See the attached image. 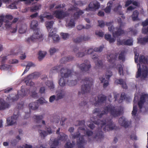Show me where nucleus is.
<instances>
[{
    "label": "nucleus",
    "mask_w": 148,
    "mask_h": 148,
    "mask_svg": "<svg viewBox=\"0 0 148 148\" xmlns=\"http://www.w3.org/2000/svg\"><path fill=\"white\" fill-rule=\"evenodd\" d=\"M117 21L119 26H117L115 28L114 27L112 22H109L106 23V25L108 27L109 31L112 32L113 38L111 37V35L108 34H106L104 36L105 39L109 41L110 43L114 42L116 37L125 33L124 30L121 29V27L124 24L121 21V18H118Z\"/></svg>",
    "instance_id": "nucleus-1"
},
{
    "label": "nucleus",
    "mask_w": 148,
    "mask_h": 148,
    "mask_svg": "<svg viewBox=\"0 0 148 148\" xmlns=\"http://www.w3.org/2000/svg\"><path fill=\"white\" fill-rule=\"evenodd\" d=\"M94 120V118L91 117L90 121L87 122L88 126L91 129H93L95 127L93 123L100 127L101 128L103 127V130L105 131H108L113 130L115 126V125L111 121H108L104 120V121L98 119L96 121Z\"/></svg>",
    "instance_id": "nucleus-2"
},
{
    "label": "nucleus",
    "mask_w": 148,
    "mask_h": 148,
    "mask_svg": "<svg viewBox=\"0 0 148 148\" xmlns=\"http://www.w3.org/2000/svg\"><path fill=\"white\" fill-rule=\"evenodd\" d=\"M139 61L140 63L137 64L138 71L136 77L138 78L140 76L142 79H144L148 75V70L146 66V64L148 62V57L140 56Z\"/></svg>",
    "instance_id": "nucleus-3"
},
{
    "label": "nucleus",
    "mask_w": 148,
    "mask_h": 148,
    "mask_svg": "<svg viewBox=\"0 0 148 148\" xmlns=\"http://www.w3.org/2000/svg\"><path fill=\"white\" fill-rule=\"evenodd\" d=\"M123 108L121 107L120 108L115 109V108L111 105H108L105 107L101 113H99L100 110L98 108H95L93 111V114H96L100 117H101L103 115L107 114L110 112L114 117L119 116L123 111Z\"/></svg>",
    "instance_id": "nucleus-4"
},
{
    "label": "nucleus",
    "mask_w": 148,
    "mask_h": 148,
    "mask_svg": "<svg viewBox=\"0 0 148 148\" xmlns=\"http://www.w3.org/2000/svg\"><path fill=\"white\" fill-rule=\"evenodd\" d=\"M84 130V127H79L77 129V132L71 134L70 138L72 139L79 138L77 140L78 148H85L84 145L85 144L86 142L83 138L84 136L81 135L80 133Z\"/></svg>",
    "instance_id": "nucleus-5"
},
{
    "label": "nucleus",
    "mask_w": 148,
    "mask_h": 148,
    "mask_svg": "<svg viewBox=\"0 0 148 148\" xmlns=\"http://www.w3.org/2000/svg\"><path fill=\"white\" fill-rule=\"evenodd\" d=\"M84 84L82 86V92L84 93L89 91L92 84L93 79L91 78H85L83 80Z\"/></svg>",
    "instance_id": "nucleus-6"
},
{
    "label": "nucleus",
    "mask_w": 148,
    "mask_h": 148,
    "mask_svg": "<svg viewBox=\"0 0 148 148\" xmlns=\"http://www.w3.org/2000/svg\"><path fill=\"white\" fill-rule=\"evenodd\" d=\"M87 136L88 137L90 140H96L97 141H100V139L103 138V132L101 130L98 129L97 133L95 136L93 135L92 132L87 130L86 132Z\"/></svg>",
    "instance_id": "nucleus-7"
},
{
    "label": "nucleus",
    "mask_w": 148,
    "mask_h": 148,
    "mask_svg": "<svg viewBox=\"0 0 148 148\" xmlns=\"http://www.w3.org/2000/svg\"><path fill=\"white\" fill-rule=\"evenodd\" d=\"M39 75V73L38 72H35L28 75L25 79V81L26 85L30 86L34 85V82L31 81V80L37 78Z\"/></svg>",
    "instance_id": "nucleus-8"
},
{
    "label": "nucleus",
    "mask_w": 148,
    "mask_h": 148,
    "mask_svg": "<svg viewBox=\"0 0 148 148\" xmlns=\"http://www.w3.org/2000/svg\"><path fill=\"white\" fill-rule=\"evenodd\" d=\"M60 72L61 76L65 78H68L71 76L73 77H75V75L71 74V71L66 68H62Z\"/></svg>",
    "instance_id": "nucleus-9"
},
{
    "label": "nucleus",
    "mask_w": 148,
    "mask_h": 148,
    "mask_svg": "<svg viewBox=\"0 0 148 148\" xmlns=\"http://www.w3.org/2000/svg\"><path fill=\"white\" fill-rule=\"evenodd\" d=\"M42 35L40 32L38 30L34 31V32L32 36L27 40V42H29L30 41H36L38 40L41 39L42 38Z\"/></svg>",
    "instance_id": "nucleus-10"
},
{
    "label": "nucleus",
    "mask_w": 148,
    "mask_h": 148,
    "mask_svg": "<svg viewBox=\"0 0 148 148\" xmlns=\"http://www.w3.org/2000/svg\"><path fill=\"white\" fill-rule=\"evenodd\" d=\"M69 6L70 7V8H69L68 10V11L70 12L71 11V12H75V13L73 16L74 18L75 19L77 18L79 16L81 15L84 13V12L81 10H79L77 8H75L74 7H73L72 6H71L70 5H69Z\"/></svg>",
    "instance_id": "nucleus-11"
},
{
    "label": "nucleus",
    "mask_w": 148,
    "mask_h": 148,
    "mask_svg": "<svg viewBox=\"0 0 148 148\" xmlns=\"http://www.w3.org/2000/svg\"><path fill=\"white\" fill-rule=\"evenodd\" d=\"M56 28L52 29L50 30L49 34V37L52 38L54 42H58L60 39L59 36L56 33Z\"/></svg>",
    "instance_id": "nucleus-12"
},
{
    "label": "nucleus",
    "mask_w": 148,
    "mask_h": 148,
    "mask_svg": "<svg viewBox=\"0 0 148 148\" xmlns=\"http://www.w3.org/2000/svg\"><path fill=\"white\" fill-rule=\"evenodd\" d=\"M100 7L99 3L97 1L90 3L88 5V7L86 9V11H95L98 9Z\"/></svg>",
    "instance_id": "nucleus-13"
},
{
    "label": "nucleus",
    "mask_w": 148,
    "mask_h": 148,
    "mask_svg": "<svg viewBox=\"0 0 148 148\" xmlns=\"http://www.w3.org/2000/svg\"><path fill=\"white\" fill-rule=\"evenodd\" d=\"M106 99V97L103 95H100L98 96L97 99L94 98L93 102L95 106H97L100 103L104 102Z\"/></svg>",
    "instance_id": "nucleus-14"
},
{
    "label": "nucleus",
    "mask_w": 148,
    "mask_h": 148,
    "mask_svg": "<svg viewBox=\"0 0 148 148\" xmlns=\"http://www.w3.org/2000/svg\"><path fill=\"white\" fill-rule=\"evenodd\" d=\"M91 67L90 63L88 60H86L84 62L79 66V69L82 71H87L89 70Z\"/></svg>",
    "instance_id": "nucleus-15"
},
{
    "label": "nucleus",
    "mask_w": 148,
    "mask_h": 148,
    "mask_svg": "<svg viewBox=\"0 0 148 148\" xmlns=\"http://www.w3.org/2000/svg\"><path fill=\"white\" fill-rule=\"evenodd\" d=\"M68 138V136L62 132H60L58 137L57 140H55L53 142V145L56 146L60 143V141H62L66 140Z\"/></svg>",
    "instance_id": "nucleus-16"
},
{
    "label": "nucleus",
    "mask_w": 148,
    "mask_h": 148,
    "mask_svg": "<svg viewBox=\"0 0 148 148\" xmlns=\"http://www.w3.org/2000/svg\"><path fill=\"white\" fill-rule=\"evenodd\" d=\"M53 14L56 18L60 19H62L66 16L68 15V13L66 12L58 10L55 11Z\"/></svg>",
    "instance_id": "nucleus-17"
},
{
    "label": "nucleus",
    "mask_w": 148,
    "mask_h": 148,
    "mask_svg": "<svg viewBox=\"0 0 148 148\" xmlns=\"http://www.w3.org/2000/svg\"><path fill=\"white\" fill-rule=\"evenodd\" d=\"M18 116V111L16 114L14 113V115L12 117H9L7 119L8 124L9 125H12L16 122V120Z\"/></svg>",
    "instance_id": "nucleus-18"
},
{
    "label": "nucleus",
    "mask_w": 148,
    "mask_h": 148,
    "mask_svg": "<svg viewBox=\"0 0 148 148\" xmlns=\"http://www.w3.org/2000/svg\"><path fill=\"white\" fill-rule=\"evenodd\" d=\"M148 98V95L145 93L142 94L141 96L140 100L138 102V105L139 108H142L143 104L145 100Z\"/></svg>",
    "instance_id": "nucleus-19"
},
{
    "label": "nucleus",
    "mask_w": 148,
    "mask_h": 148,
    "mask_svg": "<svg viewBox=\"0 0 148 148\" xmlns=\"http://www.w3.org/2000/svg\"><path fill=\"white\" fill-rule=\"evenodd\" d=\"M90 37L88 36H82L73 39L74 42L76 43H79L84 41L89 40Z\"/></svg>",
    "instance_id": "nucleus-20"
},
{
    "label": "nucleus",
    "mask_w": 148,
    "mask_h": 148,
    "mask_svg": "<svg viewBox=\"0 0 148 148\" xmlns=\"http://www.w3.org/2000/svg\"><path fill=\"white\" fill-rule=\"evenodd\" d=\"M56 100H58L64 97L66 92L63 90L60 89L56 91Z\"/></svg>",
    "instance_id": "nucleus-21"
},
{
    "label": "nucleus",
    "mask_w": 148,
    "mask_h": 148,
    "mask_svg": "<svg viewBox=\"0 0 148 148\" xmlns=\"http://www.w3.org/2000/svg\"><path fill=\"white\" fill-rule=\"evenodd\" d=\"M78 49V48L77 47H75L73 49V51L74 52L76 53L75 55L77 57H82L86 55V53H85V51H86L85 49H83L82 50L79 51L77 53Z\"/></svg>",
    "instance_id": "nucleus-22"
},
{
    "label": "nucleus",
    "mask_w": 148,
    "mask_h": 148,
    "mask_svg": "<svg viewBox=\"0 0 148 148\" xmlns=\"http://www.w3.org/2000/svg\"><path fill=\"white\" fill-rule=\"evenodd\" d=\"M10 106L9 104L5 101L0 98V110H4L8 108Z\"/></svg>",
    "instance_id": "nucleus-23"
},
{
    "label": "nucleus",
    "mask_w": 148,
    "mask_h": 148,
    "mask_svg": "<svg viewBox=\"0 0 148 148\" xmlns=\"http://www.w3.org/2000/svg\"><path fill=\"white\" fill-rule=\"evenodd\" d=\"M75 77L71 76L68 78V79L67 80V83L69 86H73L77 84V80L75 79Z\"/></svg>",
    "instance_id": "nucleus-24"
},
{
    "label": "nucleus",
    "mask_w": 148,
    "mask_h": 148,
    "mask_svg": "<svg viewBox=\"0 0 148 148\" xmlns=\"http://www.w3.org/2000/svg\"><path fill=\"white\" fill-rule=\"evenodd\" d=\"M116 57V56L115 55L111 54L110 55L108 56L107 57L108 61L109 62L112 64V65H111V67H113L114 66V63L115 61V59Z\"/></svg>",
    "instance_id": "nucleus-25"
},
{
    "label": "nucleus",
    "mask_w": 148,
    "mask_h": 148,
    "mask_svg": "<svg viewBox=\"0 0 148 148\" xmlns=\"http://www.w3.org/2000/svg\"><path fill=\"white\" fill-rule=\"evenodd\" d=\"M53 15L45 13L43 14L40 15V19L41 22H43L45 21L44 18H46L47 19H51L53 18Z\"/></svg>",
    "instance_id": "nucleus-26"
},
{
    "label": "nucleus",
    "mask_w": 148,
    "mask_h": 148,
    "mask_svg": "<svg viewBox=\"0 0 148 148\" xmlns=\"http://www.w3.org/2000/svg\"><path fill=\"white\" fill-rule=\"evenodd\" d=\"M119 124L123 126L126 127L128 126V123L126 119L124 117L120 118L119 120Z\"/></svg>",
    "instance_id": "nucleus-27"
},
{
    "label": "nucleus",
    "mask_w": 148,
    "mask_h": 148,
    "mask_svg": "<svg viewBox=\"0 0 148 148\" xmlns=\"http://www.w3.org/2000/svg\"><path fill=\"white\" fill-rule=\"evenodd\" d=\"M95 66L96 69H104L106 66L104 64L102 61L101 60H97V62H95Z\"/></svg>",
    "instance_id": "nucleus-28"
},
{
    "label": "nucleus",
    "mask_w": 148,
    "mask_h": 148,
    "mask_svg": "<svg viewBox=\"0 0 148 148\" xmlns=\"http://www.w3.org/2000/svg\"><path fill=\"white\" fill-rule=\"evenodd\" d=\"M142 24L143 26V33L145 34H148V19L143 22Z\"/></svg>",
    "instance_id": "nucleus-29"
},
{
    "label": "nucleus",
    "mask_w": 148,
    "mask_h": 148,
    "mask_svg": "<svg viewBox=\"0 0 148 148\" xmlns=\"http://www.w3.org/2000/svg\"><path fill=\"white\" fill-rule=\"evenodd\" d=\"M115 82L116 84H119L121 85L123 88L126 89L127 88V86L125 82L123 79H117L115 80Z\"/></svg>",
    "instance_id": "nucleus-30"
},
{
    "label": "nucleus",
    "mask_w": 148,
    "mask_h": 148,
    "mask_svg": "<svg viewBox=\"0 0 148 148\" xmlns=\"http://www.w3.org/2000/svg\"><path fill=\"white\" fill-rule=\"evenodd\" d=\"M1 23H2V25L1 27L2 26L3 24H4L5 27L7 29H9L12 27L11 23L9 22L8 21L5 20H2L1 21Z\"/></svg>",
    "instance_id": "nucleus-31"
},
{
    "label": "nucleus",
    "mask_w": 148,
    "mask_h": 148,
    "mask_svg": "<svg viewBox=\"0 0 148 148\" xmlns=\"http://www.w3.org/2000/svg\"><path fill=\"white\" fill-rule=\"evenodd\" d=\"M13 18V17L11 15H7L6 16H0V27L2 25V23H1V21L3 20L8 21L9 20H12Z\"/></svg>",
    "instance_id": "nucleus-32"
},
{
    "label": "nucleus",
    "mask_w": 148,
    "mask_h": 148,
    "mask_svg": "<svg viewBox=\"0 0 148 148\" xmlns=\"http://www.w3.org/2000/svg\"><path fill=\"white\" fill-rule=\"evenodd\" d=\"M38 22L36 20H33L31 21L30 25L31 28L34 30V31L38 30Z\"/></svg>",
    "instance_id": "nucleus-33"
},
{
    "label": "nucleus",
    "mask_w": 148,
    "mask_h": 148,
    "mask_svg": "<svg viewBox=\"0 0 148 148\" xmlns=\"http://www.w3.org/2000/svg\"><path fill=\"white\" fill-rule=\"evenodd\" d=\"M65 25L67 27L69 28L74 27L75 26L74 20L71 19L69 21H66V23Z\"/></svg>",
    "instance_id": "nucleus-34"
},
{
    "label": "nucleus",
    "mask_w": 148,
    "mask_h": 148,
    "mask_svg": "<svg viewBox=\"0 0 148 148\" xmlns=\"http://www.w3.org/2000/svg\"><path fill=\"white\" fill-rule=\"evenodd\" d=\"M122 6L120 4H117L116 5L114 9V10L119 14L122 15L123 13L121 11Z\"/></svg>",
    "instance_id": "nucleus-35"
},
{
    "label": "nucleus",
    "mask_w": 148,
    "mask_h": 148,
    "mask_svg": "<svg viewBox=\"0 0 148 148\" xmlns=\"http://www.w3.org/2000/svg\"><path fill=\"white\" fill-rule=\"evenodd\" d=\"M45 84L50 90H52L54 89V85L52 81H48L45 83Z\"/></svg>",
    "instance_id": "nucleus-36"
},
{
    "label": "nucleus",
    "mask_w": 148,
    "mask_h": 148,
    "mask_svg": "<svg viewBox=\"0 0 148 148\" xmlns=\"http://www.w3.org/2000/svg\"><path fill=\"white\" fill-rule=\"evenodd\" d=\"M29 107L30 109L35 110L38 108V106L37 103L34 102L29 103Z\"/></svg>",
    "instance_id": "nucleus-37"
},
{
    "label": "nucleus",
    "mask_w": 148,
    "mask_h": 148,
    "mask_svg": "<svg viewBox=\"0 0 148 148\" xmlns=\"http://www.w3.org/2000/svg\"><path fill=\"white\" fill-rule=\"evenodd\" d=\"M117 68L118 69L119 73L120 75H123L124 73H125V68L124 66L121 64H119L117 66Z\"/></svg>",
    "instance_id": "nucleus-38"
},
{
    "label": "nucleus",
    "mask_w": 148,
    "mask_h": 148,
    "mask_svg": "<svg viewBox=\"0 0 148 148\" xmlns=\"http://www.w3.org/2000/svg\"><path fill=\"white\" fill-rule=\"evenodd\" d=\"M112 2L110 1L107 3V7L105 9V12L107 13H109L112 6Z\"/></svg>",
    "instance_id": "nucleus-39"
},
{
    "label": "nucleus",
    "mask_w": 148,
    "mask_h": 148,
    "mask_svg": "<svg viewBox=\"0 0 148 148\" xmlns=\"http://www.w3.org/2000/svg\"><path fill=\"white\" fill-rule=\"evenodd\" d=\"M66 78L61 77L59 81V84L60 86L63 87L65 85L66 83Z\"/></svg>",
    "instance_id": "nucleus-40"
},
{
    "label": "nucleus",
    "mask_w": 148,
    "mask_h": 148,
    "mask_svg": "<svg viewBox=\"0 0 148 148\" xmlns=\"http://www.w3.org/2000/svg\"><path fill=\"white\" fill-rule=\"evenodd\" d=\"M34 118L36 120L37 123H39L40 121L43 119L44 118V114L40 115H35L34 116Z\"/></svg>",
    "instance_id": "nucleus-41"
},
{
    "label": "nucleus",
    "mask_w": 148,
    "mask_h": 148,
    "mask_svg": "<svg viewBox=\"0 0 148 148\" xmlns=\"http://www.w3.org/2000/svg\"><path fill=\"white\" fill-rule=\"evenodd\" d=\"M99 79L101 83H103V87L104 88L106 87L108 84V81L105 79V78L102 77H100Z\"/></svg>",
    "instance_id": "nucleus-42"
},
{
    "label": "nucleus",
    "mask_w": 148,
    "mask_h": 148,
    "mask_svg": "<svg viewBox=\"0 0 148 148\" xmlns=\"http://www.w3.org/2000/svg\"><path fill=\"white\" fill-rule=\"evenodd\" d=\"M38 132L41 138L43 139L47 135V133L45 131L39 130L38 131Z\"/></svg>",
    "instance_id": "nucleus-43"
},
{
    "label": "nucleus",
    "mask_w": 148,
    "mask_h": 148,
    "mask_svg": "<svg viewBox=\"0 0 148 148\" xmlns=\"http://www.w3.org/2000/svg\"><path fill=\"white\" fill-rule=\"evenodd\" d=\"M138 12L137 10H136L133 12V14L132 16L133 20L134 21L138 20Z\"/></svg>",
    "instance_id": "nucleus-44"
},
{
    "label": "nucleus",
    "mask_w": 148,
    "mask_h": 148,
    "mask_svg": "<svg viewBox=\"0 0 148 148\" xmlns=\"http://www.w3.org/2000/svg\"><path fill=\"white\" fill-rule=\"evenodd\" d=\"M53 23L54 22L53 21L46 22V26L49 31L52 27Z\"/></svg>",
    "instance_id": "nucleus-45"
},
{
    "label": "nucleus",
    "mask_w": 148,
    "mask_h": 148,
    "mask_svg": "<svg viewBox=\"0 0 148 148\" xmlns=\"http://www.w3.org/2000/svg\"><path fill=\"white\" fill-rule=\"evenodd\" d=\"M46 54V52L45 51H39L38 57L39 60H41L45 57Z\"/></svg>",
    "instance_id": "nucleus-46"
},
{
    "label": "nucleus",
    "mask_w": 148,
    "mask_h": 148,
    "mask_svg": "<svg viewBox=\"0 0 148 148\" xmlns=\"http://www.w3.org/2000/svg\"><path fill=\"white\" fill-rule=\"evenodd\" d=\"M138 42L142 44L148 42V36L139 39L138 40Z\"/></svg>",
    "instance_id": "nucleus-47"
},
{
    "label": "nucleus",
    "mask_w": 148,
    "mask_h": 148,
    "mask_svg": "<svg viewBox=\"0 0 148 148\" xmlns=\"http://www.w3.org/2000/svg\"><path fill=\"white\" fill-rule=\"evenodd\" d=\"M11 1L12 2V3L10 5L8 6V8L11 9H14L17 8L16 5L18 3H16L14 1L11 0Z\"/></svg>",
    "instance_id": "nucleus-48"
},
{
    "label": "nucleus",
    "mask_w": 148,
    "mask_h": 148,
    "mask_svg": "<svg viewBox=\"0 0 148 148\" xmlns=\"http://www.w3.org/2000/svg\"><path fill=\"white\" fill-rule=\"evenodd\" d=\"M26 94L27 92H26L25 90L22 88L20 92H18V95L19 97H23Z\"/></svg>",
    "instance_id": "nucleus-49"
},
{
    "label": "nucleus",
    "mask_w": 148,
    "mask_h": 148,
    "mask_svg": "<svg viewBox=\"0 0 148 148\" xmlns=\"http://www.w3.org/2000/svg\"><path fill=\"white\" fill-rule=\"evenodd\" d=\"M41 8V5H37L34 7L31 8V10L32 12H34L40 9Z\"/></svg>",
    "instance_id": "nucleus-50"
},
{
    "label": "nucleus",
    "mask_w": 148,
    "mask_h": 148,
    "mask_svg": "<svg viewBox=\"0 0 148 148\" xmlns=\"http://www.w3.org/2000/svg\"><path fill=\"white\" fill-rule=\"evenodd\" d=\"M59 67L58 66L54 67L52 68L50 71V73H53L57 72L59 69Z\"/></svg>",
    "instance_id": "nucleus-51"
},
{
    "label": "nucleus",
    "mask_w": 148,
    "mask_h": 148,
    "mask_svg": "<svg viewBox=\"0 0 148 148\" xmlns=\"http://www.w3.org/2000/svg\"><path fill=\"white\" fill-rule=\"evenodd\" d=\"M27 29V27L26 26H23L21 27L19 30V33L23 34L25 33Z\"/></svg>",
    "instance_id": "nucleus-52"
},
{
    "label": "nucleus",
    "mask_w": 148,
    "mask_h": 148,
    "mask_svg": "<svg viewBox=\"0 0 148 148\" xmlns=\"http://www.w3.org/2000/svg\"><path fill=\"white\" fill-rule=\"evenodd\" d=\"M10 68V66L7 64H3L0 66V69L1 70H8Z\"/></svg>",
    "instance_id": "nucleus-53"
},
{
    "label": "nucleus",
    "mask_w": 148,
    "mask_h": 148,
    "mask_svg": "<svg viewBox=\"0 0 148 148\" xmlns=\"http://www.w3.org/2000/svg\"><path fill=\"white\" fill-rule=\"evenodd\" d=\"M103 48L104 46L103 45H101L98 47L95 48L94 49V50L96 52H100L102 51Z\"/></svg>",
    "instance_id": "nucleus-54"
},
{
    "label": "nucleus",
    "mask_w": 148,
    "mask_h": 148,
    "mask_svg": "<svg viewBox=\"0 0 148 148\" xmlns=\"http://www.w3.org/2000/svg\"><path fill=\"white\" fill-rule=\"evenodd\" d=\"M73 145L74 144H72L70 142H67L66 144L65 147V148H72Z\"/></svg>",
    "instance_id": "nucleus-55"
},
{
    "label": "nucleus",
    "mask_w": 148,
    "mask_h": 148,
    "mask_svg": "<svg viewBox=\"0 0 148 148\" xmlns=\"http://www.w3.org/2000/svg\"><path fill=\"white\" fill-rule=\"evenodd\" d=\"M61 35L64 40H66L69 38V35L67 33H61Z\"/></svg>",
    "instance_id": "nucleus-56"
},
{
    "label": "nucleus",
    "mask_w": 148,
    "mask_h": 148,
    "mask_svg": "<svg viewBox=\"0 0 148 148\" xmlns=\"http://www.w3.org/2000/svg\"><path fill=\"white\" fill-rule=\"evenodd\" d=\"M133 45V40L132 39H128L125 41V45Z\"/></svg>",
    "instance_id": "nucleus-57"
},
{
    "label": "nucleus",
    "mask_w": 148,
    "mask_h": 148,
    "mask_svg": "<svg viewBox=\"0 0 148 148\" xmlns=\"http://www.w3.org/2000/svg\"><path fill=\"white\" fill-rule=\"evenodd\" d=\"M95 34L96 35L100 37H103L104 35V34L101 30H97L95 32Z\"/></svg>",
    "instance_id": "nucleus-58"
},
{
    "label": "nucleus",
    "mask_w": 148,
    "mask_h": 148,
    "mask_svg": "<svg viewBox=\"0 0 148 148\" xmlns=\"http://www.w3.org/2000/svg\"><path fill=\"white\" fill-rule=\"evenodd\" d=\"M125 41L124 40H121L120 39L117 40V44L118 45H125Z\"/></svg>",
    "instance_id": "nucleus-59"
},
{
    "label": "nucleus",
    "mask_w": 148,
    "mask_h": 148,
    "mask_svg": "<svg viewBox=\"0 0 148 148\" xmlns=\"http://www.w3.org/2000/svg\"><path fill=\"white\" fill-rule=\"evenodd\" d=\"M7 98L8 99V100H11L12 101H16L18 99L17 96H15L14 97L9 96L7 97Z\"/></svg>",
    "instance_id": "nucleus-60"
},
{
    "label": "nucleus",
    "mask_w": 148,
    "mask_h": 148,
    "mask_svg": "<svg viewBox=\"0 0 148 148\" xmlns=\"http://www.w3.org/2000/svg\"><path fill=\"white\" fill-rule=\"evenodd\" d=\"M112 75V73L110 71H107L106 72V77L107 79H108Z\"/></svg>",
    "instance_id": "nucleus-61"
},
{
    "label": "nucleus",
    "mask_w": 148,
    "mask_h": 148,
    "mask_svg": "<svg viewBox=\"0 0 148 148\" xmlns=\"http://www.w3.org/2000/svg\"><path fill=\"white\" fill-rule=\"evenodd\" d=\"M98 26L101 27H104L105 25L104 22L102 20H99L98 21Z\"/></svg>",
    "instance_id": "nucleus-62"
},
{
    "label": "nucleus",
    "mask_w": 148,
    "mask_h": 148,
    "mask_svg": "<svg viewBox=\"0 0 148 148\" xmlns=\"http://www.w3.org/2000/svg\"><path fill=\"white\" fill-rule=\"evenodd\" d=\"M58 51V50L54 48H51L49 50L51 55H52Z\"/></svg>",
    "instance_id": "nucleus-63"
},
{
    "label": "nucleus",
    "mask_w": 148,
    "mask_h": 148,
    "mask_svg": "<svg viewBox=\"0 0 148 148\" xmlns=\"http://www.w3.org/2000/svg\"><path fill=\"white\" fill-rule=\"evenodd\" d=\"M137 106L134 105L133 106V110L132 112V114L133 115L135 116L137 112Z\"/></svg>",
    "instance_id": "nucleus-64"
}]
</instances>
